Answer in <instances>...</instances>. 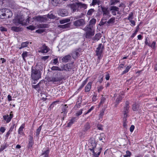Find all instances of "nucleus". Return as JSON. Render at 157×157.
I'll list each match as a JSON object with an SVG mask.
<instances>
[{"instance_id":"nucleus-54","label":"nucleus","mask_w":157,"mask_h":157,"mask_svg":"<svg viewBox=\"0 0 157 157\" xmlns=\"http://www.w3.org/2000/svg\"><path fill=\"white\" fill-rule=\"evenodd\" d=\"M83 110V109H80L79 111H77L75 115L77 117H78V116H79L80 115H81L82 113Z\"/></svg>"},{"instance_id":"nucleus-48","label":"nucleus","mask_w":157,"mask_h":157,"mask_svg":"<svg viewBox=\"0 0 157 157\" xmlns=\"http://www.w3.org/2000/svg\"><path fill=\"white\" fill-rule=\"evenodd\" d=\"M100 38V37L99 36V35L98 34H96L95 35L93 38H92V40L94 41H98Z\"/></svg>"},{"instance_id":"nucleus-50","label":"nucleus","mask_w":157,"mask_h":157,"mask_svg":"<svg viewBox=\"0 0 157 157\" xmlns=\"http://www.w3.org/2000/svg\"><path fill=\"white\" fill-rule=\"evenodd\" d=\"M94 11L95 10L94 9H91L88 10L87 13V15L90 16L91 15Z\"/></svg>"},{"instance_id":"nucleus-15","label":"nucleus","mask_w":157,"mask_h":157,"mask_svg":"<svg viewBox=\"0 0 157 157\" xmlns=\"http://www.w3.org/2000/svg\"><path fill=\"white\" fill-rule=\"evenodd\" d=\"M40 52L41 53H47L50 50L49 48L45 45L44 44L40 48Z\"/></svg>"},{"instance_id":"nucleus-24","label":"nucleus","mask_w":157,"mask_h":157,"mask_svg":"<svg viewBox=\"0 0 157 157\" xmlns=\"http://www.w3.org/2000/svg\"><path fill=\"white\" fill-rule=\"evenodd\" d=\"M140 105L138 103L135 102L132 105V109L134 111H137L139 108Z\"/></svg>"},{"instance_id":"nucleus-18","label":"nucleus","mask_w":157,"mask_h":157,"mask_svg":"<svg viewBox=\"0 0 157 157\" xmlns=\"http://www.w3.org/2000/svg\"><path fill=\"white\" fill-rule=\"evenodd\" d=\"M58 14L59 15L62 17L67 16L68 15L67 11L65 9H62L59 10Z\"/></svg>"},{"instance_id":"nucleus-5","label":"nucleus","mask_w":157,"mask_h":157,"mask_svg":"<svg viewBox=\"0 0 157 157\" xmlns=\"http://www.w3.org/2000/svg\"><path fill=\"white\" fill-rule=\"evenodd\" d=\"M28 142L27 147L29 149H31L33 148V146L34 144V141L33 134L29 135L28 136Z\"/></svg>"},{"instance_id":"nucleus-6","label":"nucleus","mask_w":157,"mask_h":157,"mask_svg":"<svg viewBox=\"0 0 157 157\" xmlns=\"http://www.w3.org/2000/svg\"><path fill=\"white\" fill-rule=\"evenodd\" d=\"M67 6L73 13L75 11L78 12L79 11V6L77 2L69 4L67 5Z\"/></svg>"},{"instance_id":"nucleus-49","label":"nucleus","mask_w":157,"mask_h":157,"mask_svg":"<svg viewBox=\"0 0 157 157\" xmlns=\"http://www.w3.org/2000/svg\"><path fill=\"white\" fill-rule=\"evenodd\" d=\"M120 2V0H111L110 1V5H114Z\"/></svg>"},{"instance_id":"nucleus-14","label":"nucleus","mask_w":157,"mask_h":157,"mask_svg":"<svg viewBox=\"0 0 157 157\" xmlns=\"http://www.w3.org/2000/svg\"><path fill=\"white\" fill-rule=\"evenodd\" d=\"M63 78L60 77H53L51 78L49 82H52L54 84H56V82L61 81Z\"/></svg>"},{"instance_id":"nucleus-8","label":"nucleus","mask_w":157,"mask_h":157,"mask_svg":"<svg viewBox=\"0 0 157 157\" xmlns=\"http://www.w3.org/2000/svg\"><path fill=\"white\" fill-rule=\"evenodd\" d=\"M24 20L21 17H19L15 19L14 21V23L16 26H18L19 25L21 24L22 25H25L26 24V22H24Z\"/></svg>"},{"instance_id":"nucleus-31","label":"nucleus","mask_w":157,"mask_h":157,"mask_svg":"<svg viewBox=\"0 0 157 157\" xmlns=\"http://www.w3.org/2000/svg\"><path fill=\"white\" fill-rule=\"evenodd\" d=\"M105 100L106 98L103 95H102L101 97L100 101L98 105V107H100L101 105H103L105 102Z\"/></svg>"},{"instance_id":"nucleus-30","label":"nucleus","mask_w":157,"mask_h":157,"mask_svg":"<svg viewBox=\"0 0 157 157\" xmlns=\"http://www.w3.org/2000/svg\"><path fill=\"white\" fill-rule=\"evenodd\" d=\"M91 146H90V147H90L89 148V149L91 151V150H93L94 151V149L96 148V143L95 142V141H92L91 142Z\"/></svg>"},{"instance_id":"nucleus-39","label":"nucleus","mask_w":157,"mask_h":157,"mask_svg":"<svg viewBox=\"0 0 157 157\" xmlns=\"http://www.w3.org/2000/svg\"><path fill=\"white\" fill-rule=\"evenodd\" d=\"M90 123L87 122L85 125L84 126V130L86 131L90 128Z\"/></svg>"},{"instance_id":"nucleus-52","label":"nucleus","mask_w":157,"mask_h":157,"mask_svg":"<svg viewBox=\"0 0 157 157\" xmlns=\"http://www.w3.org/2000/svg\"><path fill=\"white\" fill-rule=\"evenodd\" d=\"M8 146V145L6 144L3 145H1L0 148V152L2 151L5 149L7 148Z\"/></svg>"},{"instance_id":"nucleus-34","label":"nucleus","mask_w":157,"mask_h":157,"mask_svg":"<svg viewBox=\"0 0 157 157\" xmlns=\"http://www.w3.org/2000/svg\"><path fill=\"white\" fill-rule=\"evenodd\" d=\"M77 4L80 7V8H83L84 9H86L87 8V5L84 3H82L81 2H77Z\"/></svg>"},{"instance_id":"nucleus-45","label":"nucleus","mask_w":157,"mask_h":157,"mask_svg":"<svg viewBox=\"0 0 157 157\" xmlns=\"http://www.w3.org/2000/svg\"><path fill=\"white\" fill-rule=\"evenodd\" d=\"M38 27L40 28H48L49 27V26L48 24H42L39 25Z\"/></svg>"},{"instance_id":"nucleus-35","label":"nucleus","mask_w":157,"mask_h":157,"mask_svg":"<svg viewBox=\"0 0 157 157\" xmlns=\"http://www.w3.org/2000/svg\"><path fill=\"white\" fill-rule=\"evenodd\" d=\"M42 125L40 126L36 130V136L37 137H39L40 132L42 128Z\"/></svg>"},{"instance_id":"nucleus-55","label":"nucleus","mask_w":157,"mask_h":157,"mask_svg":"<svg viewBox=\"0 0 157 157\" xmlns=\"http://www.w3.org/2000/svg\"><path fill=\"white\" fill-rule=\"evenodd\" d=\"M16 125H15V124L14 123H13L12 125L10 127L9 130V131L12 132L13 131V128H16Z\"/></svg>"},{"instance_id":"nucleus-21","label":"nucleus","mask_w":157,"mask_h":157,"mask_svg":"<svg viewBox=\"0 0 157 157\" xmlns=\"http://www.w3.org/2000/svg\"><path fill=\"white\" fill-rule=\"evenodd\" d=\"M25 127V123L22 124L18 129V134L21 135H25L24 132H23V129Z\"/></svg>"},{"instance_id":"nucleus-47","label":"nucleus","mask_w":157,"mask_h":157,"mask_svg":"<svg viewBox=\"0 0 157 157\" xmlns=\"http://www.w3.org/2000/svg\"><path fill=\"white\" fill-rule=\"evenodd\" d=\"M105 111V109H102L100 111V112L99 115V118L100 119H102L103 116L104 114Z\"/></svg>"},{"instance_id":"nucleus-32","label":"nucleus","mask_w":157,"mask_h":157,"mask_svg":"<svg viewBox=\"0 0 157 157\" xmlns=\"http://www.w3.org/2000/svg\"><path fill=\"white\" fill-rule=\"evenodd\" d=\"M132 67V66L131 65H129V66H128L126 67V68L121 73V75H123L124 74H125L126 73H127L128 72L129 70Z\"/></svg>"},{"instance_id":"nucleus-10","label":"nucleus","mask_w":157,"mask_h":157,"mask_svg":"<svg viewBox=\"0 0 157 157\" xmlns=\"http://www.w3.org/2000/svg\"><path fill=\"white\" fill-rule=\"evenodd\" d=\"M85 20L83 19L76 20L73 22V25L76 27H79L85 24Z\"/></svg>"},{"instance_id":"nucleus-2","label":"nucleus","mask_w":157,"mask_h":157,"mask_svg":"<svg viewBox=\"0 0 157 157\" xmlns=\"http://www.w3.org/2000/svg\"><path fill=\"white\" fill-rule=\"evenodd\" d=\"M130 102L126 101L125 102V105L123 109V114L124 115L123 120L125 121L127 120V118L129 117L128 113L129 111Z\"/></svg>"},{"instance_id":"nucleus-20","label":"nucleus","mask_w":157,"mask_h":157,"mask_svg":"<svg viewBox=\"0 0 157 157\" xmlns=\"http://www.w3.org/2000/svg\"><path fill=\"white\" fill-rule=\"evenodd\" d=\"M92 82H89L86 85L85 87L84 91L85 92H87L90 91L91 88Z\"/></svg>"},{"instance_id":"nucleus-56","label":"nucleus","mask_w":157,"mask_h":157,"mask_svg":"<svg viewBox=\"0 0 157 157\" xmlns=\"http://www.w3.org/2000/svg\"><path fill=\"white\" fill-rule=\"evenodd\" d=\"M133 13L132 12L130 13L129 14V16L127 18V19L129 21L130 20H132L133 18Z\"/></svg>"},{"instance_id":"nucleus-61","label":"nucleus","mask_w":157,"mask_h":157,"mask_svg":"<svg viewBox=\"0 0 157 157\" xmlns=\"http://www.w3.org/2000/svg\"><path fill=\"white\" fill-rule=\"evenodd\" d=\"M103 126L101 124H98L97 126L98 129L99 130H103Z\"/></svg>"},{"instance_id":"nucleus-59","label":"nucleus","mask_w":157,"mask_h":157,"mask_svg":"<svg viewBox=\"0 0 157 157\" xmlns=\"http://www.w3.org/2000/svg\"><path fill=\"white\" fill-rule=\"evenodd\" d=\"M47 17L48 18L51 19H54L55 18V16L52 14H48Z\"/></svg>"},{"instance_id":"nucleus-29","label":"nucleus","mask_w":157,"mask_h":157,"mask_svg":"<svg viewBox=\"0 0 157 157\" xmlns=\"http://www.w3.org/2000/svg\"><path fill=\"white\" fill-rule=\"evenodd\" d=\"M29 43V42L28 41L22 42L21 44V46L19 48V49H21L27 47Z\"/></svg>"},{"instance_id":"nucleus-51","label":"nucleus","mask_w":157,"mask_h":157,"mask_svg":"<svg viewBox=\"0 0 157 157\" xmlns=\"http://www.w3.org/2000/svg\"><path fill=\"white\" fill-rule=\"evenodd\" d=\"M104 88V87L102 85H100L98 86L97 89L98 92L100 93L102 91Z\"/></svg>"},{"instance_id":"nucleus-23","label":"nucleus","mask_w":157,"mask_h":157,"mask_svg":"<svg viewBox=\"0 0 157 157\" xmlns=\"http://www.w3.org/2000/svg\"><path fill=\"white\" fill-rule=\"evenodd\" d=\"M96 20L95 18H92L89 22V24L88 25H87L86 26L90 28L93 27V25H94L96 23Z\"/></svg>"},{"instance_id":"nucleus-43","label":"nucleus","mask_w":157,"mask_h":157,"mask_svg":"<svg viewBox=\"0 0 157 157\" xmlns=\"http://www.w3.org/2000/svg\"><path fill=\"white\" fill-rule=\"evenodd\" d=\"M119 8L116 6H111L110 7V10H113L117 12H118Z\"/></svg>"},{"instance_id":"nucleus-41","label":"nucleus","mask_w":157,"mask_h":157,"mask_svg":"<svg viewBox=\"0 0 157 157\" xmlns=\"http://www.w3.org/2000/svg\"><path fill=\"white\" fill-rule=\"evenodd\" d=\"M70 21L69 19H65L60 20L59 21V23L61 24H63L66 23H67Z\"/></svg>"},{"instance_id":"nucleus-33","label":"nucleus","mask_w":157,"mask_h":157,"mask_svg":"<svg viewBox=\"0 0 157 157\" xmlns=\"http://www.w3.org/2000/svg\"><path fill=\"white\" fill-rule=\"evenodd\" d=\"M70 24L69 23H67L63 25H58V27L62 29H65L68 28L70 27Z\"/></svg>"},{"instance_id":"nucleus-27","label":"nucleus","mask_w":157,"mask_h":157,"mask_svg":"<svg viewBox=\"0 0 157 157\" xmlns=\"http://www.w3.org/2000/svg\"><path fill=\"white\" fill-rule=\"evenodd\" d=\"M22 28L17 26H13L11 28V29L16 32H18L22 30Z\"/></svg>"},{"instance_id":"nucleus-13","label":"nucleus","mask_w":157,"mask_h":157,"mask_svg":"<svg viewBox=\"0 0 157 157\" xmlns=\"http://www.w3.org/2000/svg\"><path fill=\"white\" fill-rule=\"evenodd\" d=\"M102 149V148L101 147L96 148L95 150L96 151H97L96 152H95L93 150L91 149V151L92 152L94 157H99V155H100Z\"/></svg>"},{"instance_id":"nucleus-40","label":"nucleus","mask_w":157,"mask_h":157,"mask_svg":"<svg viewBox=\"0 0 157 157\" xmlns=\"http://www.w3.org/2000/svg\"><path fill=\"white\" fill-rule=\"evenodd\" d=\"M97 4L98 5L100 4L99 1H98L97 0H92V2L90 4V6H94Z\"/></svg>"},{"instance_id":"nucleus-36","label":"nucleus","mask_w":157,"mask_h":157,"mask_svg":"<svg viewBox=\"0 0 157 157\" xmlns=\"http://www.w3.org/2000/svg\"><path fill=\"white\" fill-rule=\"evenodd\" d=\"M78 100L79 99H78V101L76 102V103L75 106V108L76 109L80 107L82 103V101L80 100V101H79Z\"/></svg>"},{"instance_id":"nucleus-12","label":"nucleus","mask_w":157,"mask_h":157,"mask_svg":"<svg viewBox=\"0 0 157 157\" xmlns=\"http://www.w3.org/2000/svg\"><path fill=\"white\" fill-rule=\"evenodd\" d=\"M124 95V93H121V94L119 95L117 97L115 100L114 105L115 107H117V105L122 101L123 99L124 98V97H123V96Z\"/></svg>"},{"instance_id":"nucleus-37","label":"nucleus","mask_w":157,"mask_h":157,"mask_svg":"<svg viewBox=\"0 0 157 157\" xmlns=\"http://www.w3.org/2000/svg\"><path fill=\"white\" fill-rule=\"evenodd\" d=\"M67 105H65L64 107H63L62 109V112L61 113H63L64 114L66 115L67 112V106H66Z\"/></svg>"},{"instance_id":"nucleus-9","label":"nucleus","mask_w":157,"mask_h":157,"mask_svg":"<svg viewBox=\"0 0 157 157\" xmlns=\"http://www.w3.org/2000/svg\"><path fill=\"white\" fill-rule=\"evenodd\" d=\"M13 117V111H11L10 114H6L3 116L4 121H6V123H9L11 121Z\"/></svg>"},{"instance_id":"nucleus-62","label":"nucleus","mask_w":157,"mask_h":157,"mask_svg":"<svg viewBox=\"0 0 157 157\" xmlns=\"http://www.w3.org/2000/svg\"><path fill=\"white\" fill-rule=\"evenodd\" d=\"M27 28L28 29L31 30H33L35 29V27L34 26L30 25L29 26L27 27Z\"/></svg>"},{"instance_id":"nucleus-4","label":"nucleus","mask_w":157,"mask_h":157,"mask_svg":"<svg viewBox=\"0 0 157 157\" xmlns=\"http://www.w3.org/2000/svg\"><path fill=\"white\" fill-rule=\"evenodd\" d=\"M83 29L85 32L84 35L86 38L90 39L94 35V30L92 28L86 26Z\"/></svg>"},{"instance_id":"nucleus-60","label":"nucleus","mask_w":157,"mask_h":157,"mask_svg":"<svg viewBox=\"0 0 157 157\" xmlns=\"http://www.w3.org/2000/svg\"><path fill=\"white\" fill-rule=\"evenodd\" d=\"M97 100V95L96 94H94L92 97V100L93 102L96 101Z\"/></svg>"},{"instance_id":"nucleus-44","label":"nucleus","mask_w":157,"mask_h":157,"mask_svg":"<svg viewBox=\"0 0 157 157\" xmlns=\"http://www.w3.org/2000/svg\"><path fill=\"white\" fill-rule=\"evenodd\" d=\"M51 69L52 71H61V69L58 66H53L51 68Z\"/></svg>"},{"instance_id":"nucleus-1","label":"nucleus","mask_w":157,"mask_h":157,"mask_svg":"<svg viewBox=\"0 0 157 157\" xmlns=\"http://www.w3.org/2000/svg\"><path fill=\"white\" fill-rule=\"evenodd\" d=\"M31 78L33 80H38L41 78V73L40 70L33 67L31 70Z\"/></svg>"},{"instance_id":"nucleus-11","label":"nucleus","mask_w":157,"mask_h":157,"mask_svg":"<svg viewBox=\"0 0 157 157\" xmlns=\"http://www.w3.org/2000/svg\"><path fill=\"white\" fill-rule=\"evenodd\" d=\"M99 7L101 8L104 16H108L109 15V11L108 10V7L102 6H100Z\"/></svg>"},{"instance_id":"nucleus-42","label":"nucleus","mask_w":157,"mask_h":157,"mask_svg":"<svg viewBox=\"0 0 157 157\" xmlns=\"http://www.w3.org/2000/svg\"><path fill=\"white\" fill-rule=\"evenodd\" d=\"M6 11H7L6 13V14H7V16H6V17H7L8 18H10L12 16V12L10 10H6Z\"/></svg>"},{"instance_id":"nucleus-26","label":"nucleus","mask_w":157,"mask_h":157,"mask_svg":"<svg viewBox=\"0 0 157 157\" xmlns=\"http://www.w3.org/2000/svg\"><path fill=\"white\" fill-rule=\"evenodd\" d=\"M71 56L69 55L65 56L62 59V61L63 62L67 63L70 59Z\"/></svg>"},{"instance_id":"nucleus-58","label":"nucleus","mask_w":157,"mask_h":157,"mask_svg":"<svg viewBox=\"0 0 157 157\" xmlns=\"http://www.w3.org/2000/svg\"><path fill=\"white\" fill-rule=\"evenodd\" d=\"M104 135L103 134H100V136H98V140L99 141H101L102 142H103V140L105 139L104 137Z\"/></svg>"},{"instance_id":"nucleus-19","label":"nucleus","mask_w":157,"mask_h":157,"mask_svg":"<svg viewBox=\"0 0 157 157\" xmlns=\"http://www.w3.org/2000/svg\"><path fill=\"white\" fill-rule=\"evenodd\" d=\"M6 9L0 10V18H1L4 19L5 18V16L7 15V14H6Z\"/></svg>"},{"instance_id":"nucleus-63","label":"nucleus","mask_w":157,"mask_h":157,"mask_svg":"<svg viewBox=\"0 0 157 157\" xmlns=\"http://www.w3.org/2000/svg\"><path fill=\"white\" fill-rule=\"evenodd\" d=\"M49 56H43L41 57V59L44 61H46L48 58Z\"/></svg>"},{"instance_id":"nucleus-57","label":"nucleus","mask_w":157,"mask_h":157,"mask_svg":"<svg viewBox=\"0 0 157 157\" xmlns=\"http://www.w3.org/2000/svg\"><path fill=\"white\" fill-rule=\"evenodd\" d=\"M28 56V52L25 51L24 52H23L21 56L22 57L23 59L25 60V58L26 57Z\"/></svg>"},{"instance_id":"nucleus-3","label":"nucleus","mask_w":157,"mask_h":157,"mask_svg":"<svg viewBox=\"0 0 157 157\" xmlns=\"http://www.w3.org/2000/svg\"><path fill=\"white\" fill-rule=\"evenodd\" d=\"M105 49L104 46L101 43L99 44L95 51L96 55L98 56V60L100 61L102 57V53Z\"/></svg>"},{"instance_id":"nucleus-25","label":"nucleus","mask_w":157,"mask_h":157,"mask_svg":"<svg viewBox=\"0 0 157 157\" xmlns=\"http://www.w3.org/2000/svg\"><path fill=\"white\" fill-rule=\"evenodd\" d=\"M90 77H88L86 78L82 82V84L81 85V86H79L78 89V90L79 91L81 90L82 88L86 84L87 82L88 81V79Z\"/></svg>"},{"instance_id":"nucleus-53","label":"nucleus","mask_w":157,"mask_h":157,"mask_svg":"<svg viewBox=\"0 0 157 157\" xmlns=\"http://www.w3.org/2000/svg\"><path fill=\"white\" fill-rule=\"evenodd\" d=\"M115 20V18L114 17H112L110 18L107 22L108 24L113 23Z\"/></svg>"},{"instance_id":"nucleus-38","label":"nucleus","mask_w":157,"mask_h":157,"mask_svg":"<svg viewBox=\"0 0 157 157\" xmlns=\"http://www.w3.org/2000/svg\"><path fill=\"white\" fill-rule=\"evenodd\" d=\"M60 0H51V3L52 5L56 6L59 3Z\"/></svg>"},{"instance_id":"nucleus-46","label":"nucleus","mask_w":157,"mask_h":157,"mask_svg":"<svg viewBox=\"0 0 157 157\" xmlns=\"http://www.w3.org/2000/svg\"><path fill=\"white\" fill-rule=\"evenodd\" d=\"M95 105L92 106L90 107V109H89L86 112L84 113V114L86 115L90 113L91 111H92L95 108Z\"/></svg>"},{"instance_id":"nucleus-7","label":"nucleus","mask_w":157,"mask_h":157,"mask_svg":"<svg viewBox=\"0 0 157 157\" xmlns=\"http://www.w3.org/2000/svg\"><path fill=\"white\" fill-rule=\"evenodd\" d=\"M144 44L145 45L148 46L153 49H154L156 48V41H154L150 44V43L149 38L148 37L145 38Z\"/></svg>"},{"instance_id":"nucleus-22","label":"nucleus","mask_w":157,"mask_h":157,"mask_svg":"<svg viewBox=\"0 0 157 157\" xmlns=\"http://www.w3.org/2000/svg\"><path fill=\"white\" fill-rule=\"evenodd\" d=\"M78 119L76 117H72L67 124V127H70Z\"/></svg>"},{"instance_id":"nucleus-16","label":"nucleus","mask_w":157,"mask_h":157,"mask_svg":"<svg viewBox=\"0 0 157 157\" xmlns=\"http://www.w3.org/2000/svg\"><path fill=\"white\" fill-rule=\"evenodd\" d=\"M74 69L75 65H74L73 63H72L67 64L65 70L68 71H70L71 70H72L74 72V71H75Z\"/></svg>"},{"instance_id":"nucleus-28","label":"nucleus","mask_w":157,"mask_h":157,"mask_svg":"<svg viewBox=\"0 0 157 157\" xmlns=\"http://www.w3.org/2000/svg\"><path fill=\"white\" fill-rule=\"evenodd\" d=\"M49 152L50 150L48 148L47 150L42 152L41 155H43V157H49Z\"/></svg>"},{"instance_id":"nucleus-64","label":"nucleus","mask_w":157,"mask_h":157,"mask_svg":"<svg viewBox=\"0 0 157 157\" xmlns=\"http://www.w3.org/2000/svg\"><path fill=\"white\" fill-rule=\"evenodd\" d=\"M45 29H38L36 31V32L39 33H41L44 32Z\"/></svg>"},{"instance_id":"nucleus-17","label":"nucleus","mask_w":157,"mask_h":157,"mask_svg":"<svg viewBox=\"0 0 157 157\" xmlns=\"http://www.w3.org/2000/svg\"><path fill=\"white\" fill-rule=\"evenodd\" d=\"M35 20L38 21L44 22L47 21V18L46 17L38 16L35 17Z\"/></svg>"}]
</instances>
